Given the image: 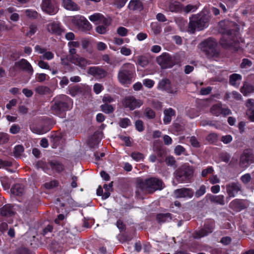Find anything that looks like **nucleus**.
I'll list each match as a JSON object with an SVG mask.
<instances>
[{"label":"nucleus","instance_id":"obj_1","mask_svg":"<svg viewBox=\"0 0 254 254\" xmlns=\"http://www.w3.org/2000/svg\"><path fill=\"white\" fill-rule=\"evenodd\" d=\"M51 111L52 113L60 118H64L66 112L71 109L72 100L68 96L64 94L59 95L55 97L52 102Z\"/></svg>","mask_w":254,"mask_h":254},{"label":"nucleus","instance_id":"obj_2","mask_svg":"<svg viewBox=\"0 0 254 254\" xmlns=\"http://www.w3.org/2000/svg\"><path fill=\"white\" fill-rule=\"evenodd\" d=\"M222 23V22L220 23L221 27L219 29L220 32L222 34V37L220 40V45L225 49L235 47L238 42V30L231 28L227 24H225L223 27Z\"/></svg>","mask_w":254,"mask_h":254},{"label":"nucleus","instance_id":"obj_3","mask_svg":"<svg viewBox=\"0 0 254 254\" xmlns=\"http://www.w3.org/2000/svg\"><path fill=\"white\" fill-rule=\"evenodd\" d=\"M210 19V15L204 12L192 15L190 17L189 31L194 33L195 30L200 31L206 28L209 26Z\"/></svg>","mask_w":254,"mask_h":254},{"label":"nucleus","instance_id":"obj_4","mask_svg":"<svg viewBox=\"0 0 254 254\" xmlns=\"http://www.w3.org/2000/svg\"><path fill=\"white\" fill-rule=\"evenodd\" d=\"M136 76L135 68L133 64L125 63L120 68L118 73V79L122 85L130 84Z\"/></svg>","mask_w":254,"mask_h":254},{"label":"nucleus","instance_id":"obj_5","mask_svg":"<svg viewBox=\"0 0 254 254\" xmlns=\"http://www.w3.org/2000/svg\"><path fill=\"white\" fill-rule=\"evenodd\" d=\"M163 185L162 180L159 178L151 177L146 179L144 181L138 183L136 194H137L139 190L141 191H147L149 193H153L157 190H162L164 187Z\"/></svg>","mask_w":254,"mask_h":254},{"label":"nucleus","instance_id":"obj_6","mask_svg":"<svg viewBox=\"0 0 254 254\" xmlns=\"http://www.w3.org/2000/svg\"><path fill=\"white\" fill-rule=\"evenodd\" d=\"M194 173L193 167L189 165L185 164L178 168L174 172L176 181L179 183L190 182Z\"/></svg>","mask_w":254,"mask_h":254},{"label":"nucleus","instance_id":"obj_7","mask_svg":"<svg viewBox=\"0 0 254 254\" xmlns=\"http://www.w3.org/2000/svg\"><path fill=\"white\" fill-rule=\"evenodd\" d=\"M199 45L201 50L208 56L213 57L218 55L216 50L217 43L214 39L209 38L201 42Z\"/></svg>","mask_w":254,"mask_h":254},{"label":"nucleus","instance_id":"obj_8","mask_svg":"<svg viewBox=\"0 0 254 254\" xmlns=\"http://www.w3.org/2000/svg\"><path fill=\"white\" fill-rule=\"evenodd\" d=\"M215 227V221L212 219L206 220L203 227L199 230L195 231L192 234V237L195 239H199L201 238L208 236L212 233Z\"/></svg>","mask_w":254,"mask_h":254},{"label":"nucleus","instance_id":"obj_9","mask_svg":"<svg viewBox=\"0 0 254 254\" xmlns=\"http://www.w3.org/2000/svg\"><path fill=\"white\" fill-rule=\"evenodd\" d=\"M157 88L159 90L173 95L177 94L179 88L177 84L172 83L167 78H163L160 80L157 84Z\"/></svg>","mask_w":254,"mask_h":254},{"label":"nucleus","instance_id":"obj_10","mask_svg":"<svg viewBox=\"0 0 254 254\" xmlns=\"http://www.w3.org/2000/svg\"><path fill=\"white\" fill-rule=\"evenodd\" d=\"M41 8L45 13L51 15L56 14L59 11L58 5L55 0H42Z\"/></svg>","mask_w":254,"mask_h":254},{"label":"nucleus","instance_id":"obj_11","mask_svg":"<svg viewBox=\"0 0 254 254\" xmlns=\"http://www.w3.org/2000/svg\"><path fill=\"white\" fill-rule=\"evenodd\" d=\"M69 53L68 59L72 63L82 68L86 66L88 64V61L76 54V50L75 48H70Z\"/></svg>","mask_w":254,"mask_h":254},{"label":"nucleus","instance_id":"obj_12","mask_svg":"<svg viewBox=\"0 0 254 254\" xmlns=\"http://www.w3.org/2000/svg\"><path fill=\"white\" fill-rule=\"evenodd\" d=\"M156 62L163 69L171 68L175 65L172 57L168 53H163L158 57L156 58Z\"/></svg>","mask_w":254,"mask_h":254},{"label":"nucleus","instance_id":"obj_13","mask_svg":"<svg viewBox=\"0 0 254 254\" xmlns=\"http://www.w3.org/2000/svg\"><path fill=\"white\" fill-rule=\"evenodd\" d=\"M55 124L54 120L48 117H44L42 121L36 127V132L38 134H43L49 131Z\"/></svg>","mask_w":254,"mask_h":254},{"label":"nucleus","instance_id":"obj_14","mask_svg":"<svg viewBox=\"0 0 254 254\" xmlns=\"http://www.w3.org/2000/svg\"><path fill=\"white\" fill-rule=\"evenodd\" d=\"M254 163V154L251 150L246 149L240 157L239 166L241 168L246 169L252 163Z\"/></svg>","mask_w":254,"mask_h":254},{"label":"nucleus","instance_id":"obj_15","mask_svg":"<svg viewBox=\"0 0 254 254\" xmlns=\"http://www.w3.org/2000/svg\"><path fill=\"white\" fill-rule=\"evenodd\" d=\"M72 22L82 28L83 31H89L92 28V25L87 19L82 15H76L72 17Z\"/></svg>","mask_w":254,"mask_h":254},{"label":"nucleus","instance_id":"obj_16","mask_svg":"<svg viewBox=\"0 0 254 254\" xmlns=\"http://www.w3.org/2000/svg\"><path fill=\"white\" fill-rule=\"evenodd\" d=\"M210 112L216 117L221 115L226 117L232 114L231 111L228 108H223L220 102L213 105L210 108Z\"/></svg>","mask_w":254,"mask_h":254},{"label":"nucleus","instance_id":"obj_17","mask_svg":"<svg viewBox=\"0 0 254 254\" xmlns=\"http://www.w3.org/2000/svg\"><path fill=\"white\" fill-rule=\"evenodd\" d=\"M88 73L96 78L102 79L107 76V72L100 66H91L87 71Z\"/></svg>","mask_w":254,"mask_h":254},{"label":"nucleus","instance_id":"obj_18","mask_svg":"<svg viewBox=\"0 0 254 254\" xmlns=\"http://www.w3.org/2000/svg\"><path fill=\"white\" fill-rule=\"evenodd\" d=\"M47 30L49 33L58 36L61 35L64 32L61 23L56 21L48 24Z\"/></svg>","mask_w":254,"mask_h":254},{"label":"nucleus","instance_id":"obj_19","mask_svg":"<svg viewBox=\"0 0 254 254\" xmlns=\"http://www.w3.org/2000/svg\"><path fill=\"white\" fill-rule=\"evenodd\" d=\"M227 192L230 197H234L241 190V185L238 182H232L226 186Z\"/></svg>","mask_w":254,"mask_h":254},{"label":"nucleus","instance_id":"obj_20","mask_svg":"<svg viewBox=\"0 0 254 254\" xmlns=\"http://www.w3.org/2000/svg\"><path fill=\"white\" fill-rule=\"evenodd\" d=\"M194 194L192 189L183 188L178 189L174 191V194L176 198H191Z\"/></svg>","mask_w":254,"mask_h":254},{"label":"nucleus","instance_id":"obj_21","mask_svg":"<svg viewBox=\"0 0 254 254\" xmlns=\"http://www.w3.org/2000/svg\"><path fill=\"white\" fill-rule=\"evenodd\" d=\"M14 65L16 67L22 69L30 75H32L33 73L34 70L31 64L26 59H21L15 62Z\"/></svg>","mask_w":254,"mask_h":254},{"label":"nucleus","instance_id":"obj_22","mask_svg":"<svg viewBox=\"0 0 254 254\" xmlns=\"http://www.w3.org/2000/svg\"><path fill=\"white\" fill-rule=\"evenodd\" d=\"M123 104L125 108H128L130 110H133L136 108L140 106L137 100L133 96L126 97L123 102Z\"/></svg>","mask_w":254,"mask_h":254},{"label":"nucleus","instance_id":"obj_23","mask_svg":"<svg viewBox=\"0 0 254 254\" xmlns=\"http://www.w3.org/2000/svg\"><path fill=\"white\" fill-rule=\"evenodd\" d=\"M229 207L236 212H240L247 208L245 200L241 199H235L229 204Z\"/></svg>","mask_w":254,"mask_h":254},{"label":"nucleus","instance_id":"obj_24","mask_svg":"<svg viewBox=\"0 0 254 254\" xmlns=\"http://www.w3.org/2000/svg\"><path fill=\"white\" fill-rule=\"evenodd\" d=\"M49 164L52 170L57 173H61L64 170V165L58 160H52L49 162Z\"/></svg>","mask_w":254,"mask_h":254},{"label":"nucleus","instance_id":"obj_25","mask_svg":"<svg viewBox=\"0 0 254 254\" xmlns=\"http://www.w3.org/2000/svg\"><path fill=\"white\" fill-rule=\"evenodd\" d=\"M156 219L159 224L169 222L172 219V214L170 213H160L156 216Z\"/></svg>","mask_w":254,"mask_h":254},{"label":"nucleus","instance_id":"obj_26","mask_svg":"<svg viewBox=\"0 0 254 254\" xmlns=\"http://www.w3.org/2000/svg\"><path fill=\"white\" fill-rule=\"evenodd\" d=\"M62 4L64 8L70 11H78L80 7L72 0H63Z\"/></svg>","mask_w":254,"mask_h":254},{"label":"nucleus","instance_id":"obj_27","mask_svg":"<svg viewBox=\"0 0 254 254\" xmlns=\"http://www.w3.org/2000/svg\"><path fill=\"white\" fill-rule=\"evenodd\" d=\"M128 8L133 11H141L143 9V5L140 0H131L127 5Z\"/></svg>","mask_w":254,"mask_h":254},{"label":"nucleus","instance_id":"obj_28","mask_svg":"<svg viewBox=\"0 0 254 254\" xmlns=\"http://www.w3.org/2000/svg\"><path fill=\"white\" fill-rule=\"evenodd\" d=\"M206 197L212 203L221 205L225 204L224 196L223 195H214L211 194H207Z\"/></svg>","mask_w":254,"mask_h":254},{"label":"nucleus","instance_id":"obj_29","mask_svg":"<svg viewBox=\"0 0 254 254\" xmlns=\"http://www.w3.org/2000/svg\"><path fill=\"white\" fill-rule=\"evenodd\" d=\"M242 79L241 75L238 73H233L229 76V84L235 87H238Z\"/></svg>","mask_w":254,"mask_h":254},{"label":"nucleus","instance_id":"obj_30","mask_svg":"<svg viewBox=\"0 0 254 254\" xmlns=\"http://www.w3.org/2000/svg\"><path fill=\"white\" fill-rule=\"evenodd\" d=\"M11 192L15 195L22 196L25 191V188L23 185L16 184L10 189Z\"/></svg>","mask_w":254,"mask_h":254},{"label":"nucleus","instance_id":"obj_31","mask_svg":"<svg viewBox=\"0 0 254 254\" xmlns=\"http://www.w3.org/2000/svg\"><path fill=\"white\" fill-rule=\"evenodd\" d=\"M175 111L172 108L165 109L164 111V117L163 118V122L165 125L169 124L171 120L172 117L175 115Z\"/></svg>","mask_w":254,"mask_h":254},{"label":"nucleus","instance_id":"obj_32","mask_svg":"<svg viewBox=\"0 0 254 254\" xmlns=\"http://www.w3.org/2000/svg\"><path fill=\"white\" fill-rule=\"evenodd\" d=\"M0 214L3 216H11L14 214L12 206L10 204H5L0 208Z\"/></svg>","mask_w":254,"mask_h":254},{"label":"nucleus","instance_id":"obj_33","mask_svg":"<svg viewBox=\"0 0 254 254\" xmlns=\"http://www.w3.org/2000/svg\"><path fill=\"white\" fill-rule=\"evenodd\" d=\"M153 150L157 156L160 158V161L164 158L167 153L165 149L161 145H154Z\"/></svg>","mask_w":254,"mask_h":254},{"label":"nucleus","instance_id":"obj_34","mask_svg":"<svg viewBox=\"0 0 254 254\" xmlns=\"http://www.w3.org/2000/svg\"><path fill=\"white\" fill-rule=\"evenodd\" d=\"M241 92L244 96L254 92V86L250 83L245 82L241 88Z\"/></svg>","mask_w":254,"mask_h":254},{"label":"nucleus","instance_id":"obj_35","mask_svg":"<svg viewBox=\"0 0 254 254\" xmlns=\"http://www.w3.org/2000/svg\"><path fill=\"white\" fill-rule=\"evenodd\" d=\"M183 4L180 2H175L170 4L169 10L173 12L180 13L183 11Z\"/></svg>","mask_w":254,"mask_h":254},{"label":"nucleus","instance_id":"obj_36","mask_svg":"<svg viewBox=\"0 0 254 254\" xmlns=\"http://www.w3.org/2000/svg\"><path fill=\"white\" fill-rule=\"evenodd\" d=\"M100 109L104 113L110 114L114 112L115 107L109 104H103L100 106Z\"/></svg>","mask_w":254,"mask_h":254},{"label":"nucleus","instance_id":"obj_37","mask_svg":"<svg viewBox=\"0 0 254 254\" xmlns=\"http://www.w3.org/2000/svg\"><path fill=\"white\" fill-rule=\"evenodd\" d=\"M143 114L149 120L154 119L156 117L155 112L149 107L145 109Z\"/></svg>","mask_w":254,"mask_h":254},{"label":"nucleus","instance_id":"obj_38","mask_svg":"<svg viewBox=\"0 0 254 254\" xmlns=\"http://www.w3.org/2000/svg\"><path fill=\"white\" fill-rule=\"evenodd\" d=\"M35 91L36 93L43 95L49 93L50 89L47 86L41 85L37 86Z\"/></svg>","mask_w":254,"mask_h":254},{"label":"nucleus","instance_id":"obj_39","mask_svg":"<svg viewBox=\"0 0 254 254\" xmlns=\"http://www.w3.org/2000/svg\"><path fill=\"white\" fill-rule=\"evenodd\" d=\"M24 151V148L22 145H17L13 149V156L16 158L19 157Z\"/></svg>","mask_w":254,"mask_h":254},{"label":"nucleus","instance_id":"obj_40","mask_svg":"<svg viewBox=\"0 0 254 254\" xmlns=\"http://www.w3.org/2000/svg\"><path fill=\"white\" fill-rule=\"evenodd\" d=\"M120 127L125 128L131 126V123L130 120L127 118H121L119 122Z\"/></svg>","mask_w":254,"mask_h":254},{"label":"nucleus","instance_id":"obj_41","mask_svg":"<svg viewBox=\"0 0 254 254\" xmlns=\"http://www.w3.org/2000/svg\"><path fill=\"white\" fill-rule=\"evenodd\" d=\"M118 238L122 243L129 242L132 239V237L130 236L125 233L119 234Z\"/></svg>","mask_w":254,"mask_h":254},{"label":"nucleus","instance_id":"obj_42","mask_svg":"<svg viewBox=\"0 0 254 254\" xmlns=\"http://www.w3.org/2000/svg\"><path fill=\"white\" fill-rule=\"evenodd\" d=\"M51 141L53 143V148H56L60 143L62 139L61 136L57 134H53L50 136Z\"/></svg>","mask_w":254,"mask_h":254},{"label":"nucleus","instance_id":"obj_43","mask_svg":"<svg viewBox=\"0 0 254 254\" xmlns=\"http://www.w3.org/2000/svg\"><path fill=\"white\" fill-rule=\"evenodd\" d=\"M99 23L103 24V26L108 27L111 24V19L110 18L105 17L103 14L101 15Z\"/></svg>","mask_w":254,"mask_h":254},{"label":"nucleus","instance_id":"obj_44","mask_svg":"<svg viewBox=\"0 0 254 254\" xmlns=\"http://www.w3.org/2000/svg\"><path fill=\"white\" fill-rule=\"evenodd\" d=\"M26 15L30 18L36 19L38 17V13L36 10L27 9L25 10Z\"/></svg>","mask_w":254,"mask_h":254},{"label":"nucleus","instance_id":"obj_45","mask_svg":"<svg viewBox=\"0 0 254 254\" xmlns=\"http://www.w3.org/2000/svg\"><path fill=\"white\" fill-rule=\"evenodd\" d=\"M137 64L142 67H145L148 64V60L144 56H139L137 60Z\"/></svg>","mask_w":254,"mask_h":254},{"label":"nucleus","instance_id":"obj_46","mask_svg":"<svg viewBox=\"0 0 254 254\" xmlns=\"http://www.w3.org/2000/svg\"><path fill=\"white\" fill-rule=\"evenodd\" d=\"M206 139L209 142L214 143L218 140V135L215 133H211L207 136Z\"/></svg>","mask_w":254,"mask_h":254},{"label":"nucleus","instance_id":"obj_47","mask_svg":"<svg viewBox=\"0 0 254 254\" xmlns=\"http://www.w3.org/2000/svg\"><path fill=\"white\" fill-rule=\"evenodd\" d=\"M197 9V6L196 5L188 4L185 7L183 6V11L186 13H188L190 12H194Z\"/></svg>","mask_w":254,"mask_h":254},{"label":"nucleus","instance_id":"obj_48","mask_svg":"<svg viewBox=\"0 0 254 254\" xmlns=\"http://www.w3.org/2000/svg\"><path fill=\"white\" fill-rule=\"evenodd\" d=\"M70 94L72 96H74L77 94L81 92V88L79 86H74L73 87H71L69 90Z\"/></svg>","mask_w":254,"mask_h":254},{"label":"nucleus","instance_id":"obj_49","mask_svg":"<svg viewBox=\"0 0 254 254\" xmlns=\"http://www.w3.org/2000/svg\"><path fill=\"white\" fill-rule=\"evenodd\" d=\"M35 77L37 81L39 82H44L47 79V78H49V76L44 73H36Z\"/></svg>","mask_w":254,"mask_h":254},{"label":"nucleus","instance_id":"obj_50","mask_svg":"<svg viewBox=\"0 0 254 254\" xmlns=\"http://www.w3.org/2000/svg\"><path fill=\"white\" fill-rule=\"evenodd\" d=\"M205 192L206 187L202 185L199 187V189L195 191V196L197 198H198L203 195Z\"/></svg>","mask_w":254,"mask_h":254},{"label":"nucleus","instance_id":"obj_51","mask_svg":"<svg viewBox=\"0 0 254 254\" xmlns=\"http://www.w3.org/2000/svg\"><path fill=\"white\" fill-rule=\"evenodd\" d=\"M136 129L139 132H142L144 130L143 122L140 120H137L135 122Z\"/></svg>","mask_w":254,"mask_h":254},{"label":"nucleus","instance_id":"obj_52","mask_svg":"<svg viewBox=\"0 0 254 254\" xmlns=\"http://www.w3.org/2000/svg\"><path fill=\"white\" fill-rule=\"evenodd\" d=\"M131 157L136 161L143 160L144 156L143 154L138 152H133L131 154Z\"/></svg>","mask_w":254,"mask_h":254},{"label":"nucleus","instance_id":"obj_53","mask_svg":"<svg viewBox=\"0 0 254 254\" xmlns=\"http://www.w3.org/2000/svg\"><path fill=\"white\" fill-rule=\"evenodd\" d=\"M166 164L169 166H175L176 161L175 158L172 156H169L166 158Z\"/></svg>","mask_w":254,"mask_h":254},{"label":"nucleus","instance_id":"obj_54","mask_svg":"<svg viewBox=\"0 0 254 254\" xmlns=\"http://www.w3.org/2000/svg\"><path fill=\"white\" fill-rule=\"evenodd\" d=\"M9 140V135L4 132H0V144H4Z\"/></svg>","mask_w":254,"mask_h":254},{"label":"nucleus","instance_id":"obj_55","mask_svg":"<svg viewBox=\"0 0 254 254\" xmlns=\"http://www.w3.org/2000/svg\"><path fill=\"white\" fill-rule=\"evenodd\" d=\"M12 163L11 161L3 160L0 158V169L6 168V167H9L12 166Z\"/></svg>","mask_w":254,"mask_h":254},{"label":"nucleus","instance_id":"obj_56","mask_svg":"<svg viewBox=\"0 0 254 254\" xmlns=\"http://www.w3.org/2000/svg\"><path fill=\"white\" fill-rule=\"evenodd\" d=\"M246 115L251 122H254V107L249 108L246 111Z\"/></svg>","mask_w":254,"mask_h":254},{"label":"nucleus","instance_id":"obj_57","mask_svg":"<svg viewBox=\"0 0 254 254\" xmlns=\"http://www.w3.org/2000/svg\"><path fill=\"white\" fill-rule=\"evenodd\" d=\"M240 180L244 184H248L251 180V176L249 173L245 174L241 177Z\"/></svg>","mask_w":254,"mask_h":254},{"label":"nucleus","instance_id":"obj_58","mask_svg":"<svg viewBox=\"0 0 254 254\" xmlns=\"http://www.w3.org/2000/svg\"><path fill=\"white\" fill-rule=\"evenodd\" d=\"M175 153L177 155H180L181 154H184L186 151L185 148L180 145H177L175 148Z\"/></svg>","mask_w":254,"mask_h":254},{"label":"nucleus","instance_id":"obj_59","mask_svg":"<svg viewBox=\"0 0 254 254\" xmlns=\"http://www.w3.org/2000/svg\"><path fill=\"white\" fill-rule=\"evenodd\" d=\"M213 168L212 166H209L202 171L201 176L203 177H206L208 174H213Z\"/></svg>","mask_w":254,"mask_h":254},{"label":"nucleus","instance_id":"obj_60","mask_svg":"<svg viewBox=\"0 0 254 254\" xmlns=\"http://www.w3.org/2000/svg\"><path fill=\"white\" fill-rule=\"evenodd\" d=\"M253 64L251 61L248 59H243L241 64L240 66L242 68L251 67Z\"/></svg>","mask_w":254,"mask_h":254},{"label":"nucleus","instance_id":"obj_61","mask_svg":"<svg viewBox=\"0 0 254 254\" xmlns=\"http://www.w3.org/2000/svg\"><path fill=\"white\" fill-rule=\"evenodd\" d=\"M116 226L121 232H124L126 230V225L121 219H118L116 222Z\"/></svg>","mask_w":254,"mask_h":254},{"label":"nucleus","instance_id":"obj_62","mask_svg":"<svg viewBox=\"0 0 254 254\" xmlns=\"http://www.w3.org/2000/svg\"><path fill=\"white\" fill-rule=\"evenodd\" d=\"M220 158L222 161L228 163L230 161L231 156L227 152L222 153L220 154Z\"/></svg>","mask_w":254,"mask_h":254},{"label":"nucleus","instance_id":"obj_63","mask_svg":"<svg viewBox=\"0 0 254 254\" xmlns=\"http://www.w3.org/2000/svg\"><path fill=\"white\" fill-rule=\"evenodd\" d=\"M117 32L121 36H126L127 34L128 30L124 27H119L117 30Z\"/></svg>","mask_w":254,"mask_h":254},{"label":"nucleus","instance_id":"obj_64","mask_svg":"<svg viewBox=\"0 0 254 254\" xmlns=\"http://www.w3.org/2000/svg\"><path fill=\"white\" fill-rule=\"evenodd\" d=\"M15 254H31L30 250L25 247H20L15 251Z\"/></svg>","mask_w":254,"mask_h":254}]
</instances>
